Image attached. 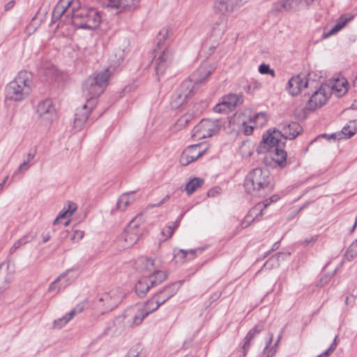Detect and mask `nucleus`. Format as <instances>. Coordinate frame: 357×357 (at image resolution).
Masks as SVG:
<instances>
[{
	"label": "nucleus",
	"mask_w": 357,
	"mask_h": 357,
	"mask_svg": "<svg viewBox=\"0 0 357 357\" xmlns=\"http://www.w3.org/2000/svg\"><path fill=\"white\" fill-rule=\"evenodd\" d=\"M353 19L351 15H341L336 21L335 24L330 30L326 28L324 29L322 38L324 39L328 38L330 36L338 33L349 22Z\"/></svg>",
	"instance_id": "nucleus-25"
},
{
	"label": "nucleus",
	"mask_w": 357,
	"mask_h": 357,
	"mask_svg": "<svg viewBox=\"0 0 357 357\" xmlns=\"http://www.w3.org/2000/svg\"><path fill=\"white\" fill-rule=\"evenodd\" d=\"M349 129H353L354 130L351 132V135H355L357 132V119L350 121L349 124L344 126V132Z\"/></svg>",
	"instance_id": "nucleus-49"
},
{
	"label": "nucleus",
	"mask_w": 357,
	"mask_h": 357,
	"mask_svg": "<svg viewBox=\"0 0 357 357\" xmlns=\"http://www.w3.org/2000/svg\"><path fill=\"white\" fill-rule=\"evenodd\" d=\"M307 86V79L305 76L297 75L293 76L288 82L287 89L291 96H297Z\"/></svg>",
	"instance_id": "nucleus-20"
},
{
	"label": "nucleus",
	"mask_w": 357,
	"mask_h": 357,
	"mask_svg": "<svg viewBox=\"0 0 357 357\" xmlns=\"http://www.w3.org/2000/svg\"><path fill=\"white\" fill-rule=\"evenodd\" d=\"M337 337L336 336L333 340V344L331 345V347L327 349L331 354L335 350V349L337 347Z\"/></svg>",
	"instance_id": "nucleus-57"
},
{
	"label": "nucleus",
	"mask_w": 357,
	"mask_h": 357,
	"mask_svg": "<svg viewBox=\"0 0 357 357\" xmlns=\"http://www.w3.org/2000/svg\"><path fill=\"white\" fill-rule=\"evenodd\" d=\"M197 250L202 251L201 249H191L189 250H185L183 249H174V257L179 259H184L187 257L188 255H190V257L193 258L195 257Z\"/></svg>",
	"instance_id": "nucleus-37"
},
{
	"label": "nucleus",
	"mask_w": 357,
	"mask_h": 357,
	"mask_svg": "<svg viewBox=\"0 0 357 357\" xmlns=\"http://www.w3.org/2000/svg\"><path fill=\"white\" fill-rule=\"evenodd\" d=\"M164 303V299H158L155 295L144 304H138L142 306L144 312H147V316L156 310L160 305Z\"/></svg>",
	"instance_id": "nucleus-28"
},
{
	"label": "nucleus",
	"mask_w": 357,
	"mask_h": 357,
	"mask_svg": "<svg viewBox=\"0 0 357 357\" xmlns=\"http://www.w3.org/2000/svg\"><path fill=\"white\" fill-rule=\"evenodd\" d=\"M330 89L328 86L321 84V86L314 92L307 102V107L310 110L318 109L326 103L330 98Z\"/></svg>",
	"instance_id": "nucleus-11"
},
{
	"label": "nucleus",
	"mask_w": 357,
	"mask_h": 357,
	"mask_svg": "<svg viewBox=\"0 0 357 357\" xmlns=\"http://www.w3.org/2000/svg\"><path fill=\"white\" fill-rule=\"evenodd\" d=\"M139 225L136 222V218L132 220L128 225L125 232L119 237L118 241L123 243V249L128 248L135 245L139 240L142 232L138 230Z\"/></svg>",
	"instance_id": "nucleus-10"
},
{
	"label": "nucleus",
	"mask_w": 357,
	"mask_h": 357,
	"mask_svg": "<svg viewBox=\"0 0 357 357\" xmlns=\"http://www.w3.org/2000/svg\"><path fill=\"white\" fill-rule=\"evenodd\" d=\"M34 157H35V154L33 153H29L27 154V158L26 160L31 162V161L33 160Z\"/></svg>",
	"instance_id": "nucleus-61"
},
{
	"label": "nucleus",
	"mask_w": 357,
	"mask_h": 357,
	"mask_svg": "<svg viewBox=\"0 0 357 357\" xmlns=\"http://www.w3.org/2000/svg\"><path fill=\"white\" fill-rule=\"evenodd\" d=\"M147 316V312H144L143 307L138 304L126 310L124 314L127 324L130 327L139 325Z\"/></svg>",
	"instance_id": "nucleus-17"
},
{
	"label": "nucleus",
	"mask_w": 357,
	"mask_h": 357,
	"mask_svg": "<svg viewBox=\"0 0 357 357\" xmlns=\"http://www.w3.org/2000/svg\"><path fill=\"white\" fill-rule=\"evenodd\" d=\"M180 224V220H176L175 221L172 225H171L173 228H174V231L177 229V227H178Z\"/></svg>",
	"instance_id": "nucleus-62"
},
{
	"label": "nucleus",
	"mask_w": 357,
	"mask_h": 357,
	"mask_svg": "<svg viewBox=\"0 0 357 357\" xmlns=\"http://www.w3.org/2000/svg\"><path fill=\"white\" fill-rule=\"evenodd\" d=\"M153 280L149 276L141 278L135 285V291L137 294L142 297L146 295L149 289L152 287L160 284V283H152Z\"/></svg>",
	"instance_id": "nucleus-26"
},
{
	"label": "nucleus",
	"mask_w": 357,
	"mask_h": 357,
	"mask_svg": "<svg viewBox=\"0 0 357 357\" xmlns=\"http://www.w3.org/2000/svg\"><path fill=\"white\" fill-rule=\"evenodd\" d=\"M110 77V73L108 68L98 73L91 84V99L102 94L105 90Z\"/></svg>",
	"instance_id": "nucleus-12"
},
{
	"label": "nucleus",
	"mask_w": 357,
	"mask_h": 357,
	"mask_svg": "<svg viewBox=\"0 0 357 357\" xmlns=\"http://www.w3.org/2000/svg\"><path fill=\"white\" fill-rule=\"evenodd\" d=\"M254 145L250 142H243L239 146V153L244 158L250 157L254 151Z\"/></svg>",
	"instance_id": "nucleus-32"
},
{
	"label": "nucleus",
	"mask_w": 357,
	"mask_h": 357,
	"mask_svg": "<svg viewBox=\"0 0 357 357\" xmlns=\"http://www.w3.org/2000/svg\"><path fill=\"white\" fill-rule=\"evenodd\" d=\"M126 357H144L142 347L139 344L132 347L128 352Z\"/></svg>",
	"instance_id": "nucleus-40"
},
{
	"label": "nucleus",
	"mask_w": 357,
	"mask_h": 357,
	"mask_svg": "<svg viewBox=\"0 0 357 357\" xmlns=\"http://www.w3.org/2000/svg\"><path fill=\"white\" fill-rule=\"evenodd\" d=\"M318 235H312L306 237L301 241V244L303 246L312 245L317 240Z\"/></svg>",
	"instance_id": "nucleus-46"
},
{
	"label": "nucleus",
	"mask_w": 357,
	"mask_h": 357,
	"mask_svg": "<svg viewBox=\"0 0 357 357\" xmlns=\"http://www.w3.org/2000/svg\"><path fill=\"white\" fill-rule=\"evenodd\" d=\"M36 237V234L32 232H29L22 236L20 240L22 241V243L26 244L29 242H31Z\"/></svg>",
	"instance_id": "nucleus-51"
},
{
	"label": "nucleus",
	"mask_w": 357,
	"mask_h": 357,
	"mask_svg": "<svg viewBox=\"0 0 357 357\" xmlns=\"http://www.w3.org/2000/svg\"><path fill=\"white\" fill-rule=\"evenodd\" d=\"M8 176H6L3 181L0 183V190H2L5 183H6V181L8 179Z\"/></svg>",
	"instance_id": "nucleus-63"
},
{
	"label": "nucleus",
	"mask_w": 357,
	"mask_h": 357,
	"mask_svg": "<svg viewBox=\"0 0 357 357\" xmlns=\"http://www.w3.org/2000/svg\"><path fill=\"white\" fill-rule=\"evenodd\" d=\"M31 167L30 162L27 160H24L18 167L17 172H22L24 171H26L29 169V168Z\"/></svg>",
	"instance_id": "nucleus-53"
},
{
	"label": "nucleus",
	"mask_w": 357,
	"mask_h": 357,
	"mask_svg": "<svg viewBox=\"0 0 357 357\" xmlns=\"http://www.w3.org/2000/svg\"><path fill=\"white\" fill-rule=\"evenodd\" d=\"M190 118H191V116L188 114H185L183 115L177 121L178 126H179V127L185 126L190 121Z\"/></svg>",
	"instance_id": "nucleus-47"
},
{
	"label": "nucleus",
	"mask_w": 357,
	"mask_h": 357,
	"mask_svg": "<svg viewBox=\"0 0 357 357\" xmlns=\"http://www.w3.org/2000/svg\"><path fill=\"white\" fill-rule=\"evenodd\" d=\"M234 117L245 135H250L255 128H262L268 121L266 113H236Z\"/></svg>",
	"instance_id": "nucleus-6"
},
{
	"label": "nucleus",
	"mask_w": 357,
	"mask_h": 357,
	"mask_svg": "<svg viewBox=\"0 0 357 357\" xmlns=\"http://www.w3.org/2000/svg\"><path fill=\"white\" fill-rule=\"evenodd\" d=\"M173 234L174 228L170 225L165 227L161 231V235L162 236L161 241H165L168 238H170Z\"/></svg>",
	"instance_id": "nucleus-44"
},
{
	"label": "nucleus",
	"mask_w": 357,
	"mask_h": 357,
	"mask_svg": "<svg viewBox=\"0 0 357 357\" xmlns=\"http://www.w3.org/2000/svg\"><path fill=\"white\" fill-rule=\"evenodd\" d=\"M134 201L133 192L124 193L120 196L116 204V208L120 211H124L127 206Z\"/></svg>",
	"instance_id": "nucleus-30"
},
{
	"label": "nucleus",
	"mask_w": 357,
	"mask_h": 357,
	"mask_svg": "<svg viewBox=\"0 0 357 357\" xmlns=\"http://www.w3.org/2000/svg\"><path fill=\"white\" fill-rule=\"evenodd\" d=\"M357 256V240L353 242L346 252V257L349 259H351Z\"/></svg>",
	"instance_id": "nucleus-43"
},
{
	"label": "nucleus",
	"mask_w": 357,
	"mask_h": 357,
	"mask_svg": "<svg viewBox=\"0 0 357 357\" xmlns=\"http://www.w3.org/2000/svg\"><path fill=\"white\" fill-rule=\"evenodd\" d=\"M204 183V180L199 178H194L185 185V190L188 195L192 194L197 188Z\"/></svg>",
	"instance_id": "nucleus-34"
},
{
	"label": "nucleus",
	"mask_w": 357,
	"mask_h": 357,
	"mask_svg": "<svg viewBox=\"0 0 357 357\" xmlns=\"http://www.w3.org/2000/svg\"><path fill=\"white\" fill-rule=\"evenodd\" d=\"M67 216H69V215L66 211V206H64L63 209L59 212L56 218L54 220V225H56L59 224L60 219L65 218Z\"/></svg>",
	"instance_id": "nucleus-50"
},
{
	"label": "nucleus",
	"mask_w": 357,
	"mask_h": 357,
	"mask_svg": "<svg viewBox=\"0 0 357 357\" xmlns=\"http://www.w3.org/2000/svg\"><path fill=\"white\" fill-rule=\"evenodd\" d=\"M242 103L243 99L241 96L230 93L223 96L220 102L215 105L213 110L214 112L232 111Z\"/></svg>",
	"instance_id": "nucleus-13"
},
{
	"label": "nucleus",
	"mask_w": 357,
	"mask_h": 357,
	"mask_svg": "<svg viewBox=\"0 0 357 357\" xmlns=\"http://www.w3.org/2000/svg\"><path fill=\"white\" fill-rule=\"evenodd\" d=\"M64 206H66V211L69 216L72 215L73 213L77 210V204L70 201H68L66 205Z\"/></svg>",
	"instance_id": "nucleus-48"
},
{
	"label": "nucleus",
	"mask_w": 357,
	"mask_h": 357,
	"mask_svg": "<svg viewBox=\"0 0 357 357\" xmlns=\"http://www.w3.org/2000/svg\"><path fill=\"white\" fill-rule=\"evenodd\" d=\"M37 112H56L58 108L50 98L41 99L36 107Z\"/></svg>",
	"instance_id": "nucleus-29"
},
{
	"label": "nucleus",
	"mask_w": 357,
	"mask_h": 357,
	"mask_svg": "<svg viewBox=\"0 0 357 357\" xmlns=\"http://www.w3.org/2000/svg\"><path fill=\"white\" fill-rule=\"evenodd\" d=\"M214 71L213 66L208 63L202 64L192 75L195 82L202 83L206 80Z\"/></svg>",
	"instance_id": "nucleus-24"
},
{
	"label": "nucleus",
	"mask_w": 357,
	"mask_h": 357,
	"mask_svg": "<svg viewBox=\"0 0 357 357\" xmlns=\"http://www.w3.org/2000/svg\"><path fill=\"white\" fill-rule=\"evenodd\" d=\"M79 3L73 0H60L52 12V20H62L71 23L78 29H88L89 10L87 8H77Z\"/></svg>",
	"instance_id": "nucleus-1"
},
{
	"label": "nucleus",
	"mask_w": 357,
	"mask_h": 357,
	"mask_svg": "<svg viewBox=\"0 0 357 357\" xmlns=\"http://www.w3.org/2000/svg\"><path fill=\"white\" fill-rule=\"evenodd\" d=\"M194 86L191 81L183 82L172 97V109H183V106L194 96Z\"/></svg>",
	"instance_id": "nucleus-7"
},
{
	"label": "nucleus",
	"mask_w": 357,
	"mask_h": 357,
	"mask_svg": "<svg viewBox=\"0 0 357 357\" xmlns=\"http://www.w3.org/2000/svg\"><path fill=\"white\" fill-rule=\"evenodd\" d=\"M123 294L119 288L99 294L93 301L94 314H103L114 310L121 303Z\"/></svg>",
	"instance_id": "nucleus-5"
},
{
	"label": "nucleus",
	"mask_w": 357,
	"mask_h": 357,
	"mask_svg": "<svg viewBox=\"0 0 357 357\" xmlns=\"http://www.w3.org/2000/svg\"><path fill=\"white\" fill-rule=\"evenodd\" d=\"M141 264L142 269L146 272L151 278L152 283H162L167 278V273L160 269L159 265L151 258H142Z\"/></svg>",
	"instance_id": "nucleus-8"
},
{
	"label": "nucleus",
	"mask_w": 357,
	"mask_h": 357,
	"mask_svg": "<svg viewBox=\"0 0 357 357\" xmlns=\"http://www.w3.org/2000/svg\"><path fill=\"white\" fill-rule=\"evenodd\" d=\"M330 89V95L334 93L337 97L344 96L349 90V84L347 79L343 77L331 79L325 83Z\"/></svg>",
	"instance_id": "nucleus-18"
},
{
	"label": "nucleus",
	"mask_w": 357,
	"mask_h": 357,
	"mask_svg": "<svg viewBox=\"0 0 357 357\" xmlns=\"http://www.w3.org/2000/svg\"><path fill=\"white\" fill-rule=\"evenodd\" d=\"M173 54V50L167 47L155 50V70L158 75L164 74L170 66Z\"/></svg>",
	"instance_id": "nucleus-9"
},
{
	"label": "nucleus",
	"mask_w": 357,
	"mask_h": 357,
	"mask_svg": "<svg viewBox=\"0 0 357 357\" xmlns=\"http://www.w3.org/2000/svg\"><path fill=\"white\" fill-rule=\"evenodd\" d=\"M259 72L262 75L268 74L272 77L275 76V71L273 69H271L268 65L262 63L259 67Z\"/></svg>",
	"instance_id": "nucleus-45"
},
{
	"label": "nucleus",
	"mask_w": 357,
	"mask_h": 357,
	"mask_svg": "<svg viewBox=\"0 0 357 357\" xmlns=\"http://www.w3.org/2000/svg\"><path fill=\"white\" fill-rule=\"evenodd\" d=\"M33 90V79L31 73L26 70L20 71L13 80L5 87L6 100L21 102L27 98Z\"/></svg>",
	"instance_id": "nucleus-3"
},
{
	"label": "nucleus",
	"mask_w": 357,
	"mask_h": 357,
	"mask_svg": "<svg viewBox=\"0 0 357 357\" xmlns=\"http://www.w3.org/2000/svg\"><path fill=\"white\" fill-rule=\"evenodd\" d=\"M355 301V297L353 296H347L345 300L347 305L352 304Z\"/></svg>",
	"instance_id": "nucleus-58"
},
{
	"label": "nucleus",
	"mask_w": 357,
	"mask_h": 357,
	"mask_svg": "<svg viewBox=\"0 0 357 357\" xmlns=\"http://www.w3.org/2000/svg\"><path fill=\"white\" fill-rule=\"evenodd\" d=\"M9 262H3L0 264V293L8 288L13 280V271L10 268Z\"/></svg>",
	"instance_id": "nucleus-23"
},
{
	"label": "nucleus",
	"mask_w": 357,
	"mask_h": 357,
	"mask_svg": "<svg viewBox=\"0 0 357 357\" xmlns=\"http://www.w3.org/2000/svg\"><path fill=\"white\" fill-rule=\"evenodd\" d=\"M84 308V305L83 303L78 304L73 310H72L69 313H73V318L79 313H81Z\"/></svg>",
	"instance_id": "nucleus-52"
},
{
	"label": "nucleus",
	"mask_w": 357,
	"mask_h": 357,
	"mask_svg": "<svg viewBox=\"0 0 357 357\" xmlns=\"http://www.w3.org/2000/svg\"><path fill=\"white\" fill-rule=\"evenodd\" d=\"M353 130H354L353 129H349L347 131L344 132V127L342 128L341 132L333 134L331 135V137L333 138V139H341L343 138L349 139L354 135L351 134V132H352Z\"/></svg>",
	"instance_id": "nucleus-42"
},
{
	"label": "nucleus",
	"mask_w": 357,
	"mask_h": 357,
	"mask_svg": "<svg viewBox=\"0 0 357 357\" xmlns=\"http://www.w3.org/2000/svg\"><path fill=\"white\" fill-rule=\"evenodd\" d=\"M15 2L13 1H10L8 3H7L5 6V9L6 10L12 8L14 6Z\"/></svg>",
	"instance_id": "nucleus-60"
},
{
	"label": "nucleus",
	"mask_w": 357,
	"mask_h": 357,
	"mask_svg": "<svg viewBox=\"0 0 357 357\" xmlns=\"http://www.w3.org/2000/svg\"><path fill=\"white\" fill-rule=\"evenodd\" d=\"M87 118L88 116L85 113H76L74 119V128L77 130L80 129L86 122Z\"/></svg>",
	"instance_id": "nucleus-39"
},
{
	"label": "nucleus",
	"mask_w": 357,
	"mask_h": 357,
	"mask_svg": "<svg viewBox=\"0 0 357 357\" xmlns=\"http://www.w3.org/2000/svg\"><path fill=\"white\" fill-rule=\"evenodd\" d=\"M73 319V313L68 314L54 320L52 323L54 328L61 329L65 326Z\"/></svg>",
	"instance_id": "nucleus-38"
},
{
	"label": "nucleus",
	"mask_w": 357,
	"mask_h": 357,
	"mask_svg": "<svg viewBox=\"0 0 357 357\" xmlns=\"http://www.w3.org/2000/svg\"><path fill=\"white\" fill-rule=\"evenodd\" d=\"M83 236H84V232L82 231L75 230L74 231V234H73V236L71 237V238L74 241H77L82 239Z\"/></svg>",
	"instance_id": "nucleus-54"
},
{
	"label": "nucleus",
	"mask_w": 357,
	"mask_h": 357,
	"mask_svg": "<svg viewBox=\"0 0 357 357\" xmlns=\"http://www.w3.org/2000/svg\"><path fill=\"white\" fill-rule=\"evenodd\" d=\"M102 17L98 11L91 9V29L96 30L100 26Z\"/></svg>",
	"instance_id": "nucleus-36"
},
{
	"label": "nucleus",
	"mask_w": 357,
	"mask_h": 357,
	"mask_svg": "<svg viewBox=\"0 0 357 357\" xmlns=\"http://www.w3.org/2000/svg\"><path fill=\"white\" fill-rule=\"evenodd\" d=\"M23 245H24V243H22V241L20 240V238L18 239L17 241L14 243L13 245L10 248V252H15L18 248H20Z\"/></svg>",
	"instance_id": "nucleus-55"
},
{
	"label": "nucleus",
	"mask_w": 357,
	"mask_h": 357,
	"mask_svg": "<svg viewBox=\"0 0 357 357\" xmlns=\"http://www.w3.org/2000/svg\"><path fill=\"white\" fill-rule=\"evenodd\" d=\"M108 6L115 8H120L122 10L132 9L135 8L139 0H108Z\"/></svg>",
	"instance_id": "nucleus-27"
},
{
	"label": "nucleus",
	"mask_w": 357,
	"mask_h": 357,
	"mask_svg": "<svg viewBox=\"0 0 357 357\" xmlns=\"http://www.w3.org/2000/svg\"><path fill=\"white\" fill-rule=\"evenodd\" d=\"M49 239H50V235H46V236H43V241L44 243H45V242L48 241Z\"/></svg>",
	"instance_id": "nucleus-64"
},
{
	"label": "nucleus",
	"mask_w": 357,
	"mask_h": 357,
	"mask_svg": "<svg viewBox=\"0 0 357 357\" xmlns=\"http://www.w3.org/2000/svg\"><path fill=\"white\" fill-rule=\"evenodd\" d=\"M261 330V328L258 329V326H257L253 329L250 331V332L248 333V335L245 337V342L243 346V356L241 357H245V356L246 355L247 350L248 349L250 346V342L253 338L255 334L259 333Z\"/></svg>",
	"instance_id": "nucleus-35"
},
{
	"label": "nucleus",
	"mask_w": 357,
	"mask_h": 357,
	"mask_svg": "<svg viewBox=\"0 0 357 357\" xmlns=\"http://www.w3.org/2000/svg\"><path fill=\"white\" fill-rule=\"evenodd\" d=\"M279 199V197L277 195H273L269 199H265L264 202L258 203L254 208H252L250 214L245 218V220L242 222L243 227H247L250 222L254 220L253 215L256 217L258 213L261 214V212L266 208L271 203L275 202Z\"/></svg>",
	"instance_id": "nucleus-22"
},
{
	"label": "nucleus",
	"mask_w": 357,
	"mask_h": 357,
	"mask_svg": "<svg viewBox=\"0 0 357 357\" xmlns=\"http://www.w3.org/2000/svg\"><path fill=\"white\" fill-rule=\"evenodd\" d=\"M217 130V126L208 119L202 120L192 130V137L202 139L212 136Z\"/></svg>",
	"instance_id": "nucleus-15"
},
{
	"label": "nucleus",
	"mask_w": 357,
	"mask_h": 357,
	"mask_svg": "<svg viewBox=\"0 0 357 357\" xmlns=\"http://www.w3.org/2000/svg\"><path fill=\"white\" fill-rule=\"evenodd\" d=\"M284 11H288L298 6L301 0H282Z\"/></svg>",
	"instance_id": "nucleus-41"
},
{
	"label": "nucleus",
	"mask_w": 357,
	"mask_h": 357,
	"mask_svg": "<svg viewBox=\"0 0 357 357\" xmlns=\"http://www.w3.org/2000/svg\"><path fill=\"white\" fill-rule=\"evenodd\" d=\"M172 31L169 26L162 28L158 36L157 48H164L163 46L167 39L172 35Z\"/></svg>",
	"instance_id": "nucleus-31"
},
{
	"label": "nucleus",
	"mask_w": 357,
	"mask_h": 357,
	"mask_svg": "<svg viewBox=\"0 0 357 357\" xmlns=\"http://www.w3.org/2000/svg\"><path fill=\"white\" fill-rule=\"evenodd\" d=\"M281 4H282V1L276 2L273 7V10L275 12L284 11L283 6H281Z\"/></svg>",
	"instance_id": "nucleus-56"
},
{
	"label": "nucleus",
	"mask_w": 357,
	"mask_h": 357,
	"mask_svg": "<svg viewBox=\"0 0 357 357\" xmlns=\"http://www.w3.org/2000/svg\"><path fill=\"white\" fill-rule=\"evenodd\" d=\"M72 271H67L61 274L54 281H53L49 286L47 289L48 292L56 294L62 288H65L70 284V282L73 280L77 274H72Z\"/></svg>",
	"instance_id": "nucleus-19"
},
{
	"label": "nucleus",
	"mask_w": 357,
	"mask_h": 357,
	"mask_svg": "<svg viewBox=\"0 0 357 357\" xmlns=\"http://www.w3.org/2000/svg\"><path fill=\"white\" fill-rule=\"evenodd\" d=\"M280 138V133L275 129H270L263 135L257 151L259 154H266L264 160L266 165L271 166L274 162L281 167L285 166L287 153L278 147Z\"/></svg>",
	"instance_id": "nucleus-2"
},
{
	"label": "nucleus",
	"mask_w": 357,
	"mask_h": 357,
	"mask_svg": "<svg viewBox=\"0 0 357 357\" xmlns=\"http://www.w3.org/2000/svg\"><path fill=\"white\" fill-rule=\"evenodd\" d=\"M329 279L330 278L328 275L321 278L320 280L321 284L324 285V284H326L329 281Z\"/></svg>",
	"instance_id": "nucleus-59"
},
{
	"label": "nucleus",
	"mask_w": 357,
	"mask_h": 357,
	"mask_svg": "<svg viewBox=\"0 0 357 357\" xmlns=\"http://www.w3.org/2000/svg\"><path fill=\"white\" fill-rule=\"evenodd\" d=\"M175 294L176 290L174 289V285L172 284L164 288L163 290L160 291L158 294H155V296L158 297V299H164V303H165Z\"/></svg>",
	"instance_id": "nucleus-33"
},
{
	"label": "nucleus",
	"mask_w": 357,
	"mask_h": 357,
	"mask_svg": "<svg viewBox=\"0 0 357 357\" xmlns=\"http://www.w3.org/2000/svg\"><path fill=\"white\" fill-rule=\"evenodd\" d=\"M271 180L266 169H254L245 178V191L254 196H262L272 189Z\"/></svg>",
	"instance_id": "nucleus-4"
},
{
	"label": "nucleus",
	"mask_w": 357,
	"mask_h": 357,
	"mask_svg": "<svg viewBox=\"0 0 357 357\" xmlns=\"http://www.w3.org/2000/svg\"><path fill=\"white\" fill-rule=\"evenodd\" d=\"M280 130H278L281 135L287 139H294L303 132L302 126L297 122L284 123L280 125Z\"/></svg>",
	"instance_id": "nucleus-21"
},
{
	"label": "nucleus",
	"mask_w": 357,
	"mask_h": 357,
	"mask_svg": "<svg viewBox=\"0 0 357 357\" xmlns=\"http://www.w3.org/2000/svg\"><path fill=\"white\" fill-rule=\"evenodd\" d=\"M206 151V148H204L201 144L190 146L182 153L179 160L180 163L186 166L204 155Z\"/></svg>",
	"instance_id": "nucleus-14"
},
{
	"label": "nucleus",
	"mask_w": 357,
	"mask_h": 357,
	"mask_svg": "<svg viewBox=\"0 0 357 357\" xmlns=\"http://www.w3.org/2000/svg\"><path fill=\"white\" fill-rule=\"evenodd\" d=\"M244 3L243 0H216L213 4V12L217 15H225L232 13Z\"/></svg>",
	"instance_id": "nucleus-16"
}]
</instances>
